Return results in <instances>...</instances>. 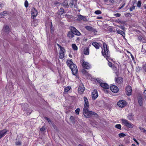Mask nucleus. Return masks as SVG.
<instances>
[{"mask_svg":"<svg viewBox=\"0 0 146 146\" xmlns=\"http://www.w3.org/2000/svg\"><path fill=\"white\" fill-rule=\"evenodd\" d=\"M80 40V38L79 37L77 38L76 39V41H79Z\"/></svg>","mask_w":146,"mask_h":146,"instance_id":"57","label":"nucleus"},{"mask_svg":"<svg viewBox=\"0 0 146 146\" xmlns=\"http://www.w3.org/2000/svg\"><path fill=\"white\" fill-rule=\"evenodd\" d=\"M133 140H134V141H135V142H136V141H136V139H135L134 138H133Z\"/></svg>","mask_w":146,"mask_h":146,"instance_id":"61","label":"nucleus"},{"mask_svg":"<svg viewBox=\"0 0 146 146\" xmlns=\"http://www.w3.org/2000/svg\"><path fill=\"white\" fill-rule=\"evenodd\" d=\"M136 142L137 145H139V143L137 141H136Z\"/></svg>","mask_w":146,"mask_h":146,"instance_id":"62","label":"nucleus"},{"mask_svg":"<svg viewBox=\"0 0 146 146\" xmlns=\"http://www.w3.org/2000/svg\"><path fill=\"white\" fill-rule=\"evenodd\" d=\"M82 72L84 74H85V75H88L89 74L88 72H87L86 71V70L84 69H83L82 70Z\"/></svg>","mask_w":146,"mask_h":146,"instance_id":"30","label":"nucleus"},{"mask_svg":"<svg viewBox=\"0 0 146 146\" xmlns=\"http://www.w3.org/2000/svg\"><path fill=\"white\" fill-rule=\"evenodd\" d=\"M52 23H51V25L50 26V32L51 33H53V28H52Z\"/></svg>","mask_w":146,"mask_h":146,"instance_id":"49","label":"nucleus"},{"mask_svg":"<svg viewBox=\"0 0 146 146\" xmlns=\"http://www.w3.org/2000/svg\"><path fill=\"white\" fill-rule=\"evenodd\" d=\"M98 93L96 90H94L92 92V97L93 100H95L98 97Z\"/></svg>","mask_w":146,"mask_h":146,"instance_id":"7","label":"nucleus"},{"mask_svg":"<svg viewBox=\"0 0 146 146\" xmlns=\"http://www.w3.org/2000/svg\"><path fill=\"white\" fill-rule=\"evenodd\" d=\"M66 63L68 66H69L72 64H73L72 61L71 60H68L66 62Z\"/></svg>","mask_w":146,"mask_h":146,"instance_id":"32","label":"nucleus"},{"mask_svg":"<svg viewBox=\"0 0 146 146\" xmlns=\"http://www.w3.org/2000/svg\"><path fill=\"white\" fill-rule=\"evenodd\" d=\"M116 31L117 33L121 35L124 38L125 37V33L123 31L118 30H117Z\"/></svg>","mask_w":146,"mask_h":146,"instance_id":"21","label":"nucleus"},{"mask_svg":"<svg viewBox=\"0 0 146 146\" xmlns=\"http://www.w3.org/2000/svg\"><path fill=\"white\" fill-rule=\"evenodd\" d=\"M79 146H83L82 145H80V144H79V145H78Z\"/></svg>","mask_w":146,"mask_h":146,"instance_id":"64","label":"nucleus"},{"mask_svg":"<svg viewBox=\"0 0 146 146\" xmlns=\"http://www.w3.org/2000/svg\"><path fill=\"white\" fill-rule=\"evenodd\" d=\"M76 0H71V1L69 3L70 6L71 7L74 4V3L76 2Z\"/></svg>","mask_w":146,"mask_h":146,"instance_id":"29","label":"nucleus"},{"mask_svg":"<svg viewBox=\"0 0 146 146\" xmlns=\"http://www.w3.org/2000/svg\"><path fill=\"white\" fill-rule=\"evenodd\" d=\"M45 129V128H44V127L43 126L42 128H40V130L42 131H44V130Z\"/></svg>","mask_w":146,"mask_h":146,"instance_id":"51","label":"nucleus"},{"mask_svg":"<svg viewBox=\"0 0 146 146\" xmlns=\"http://www.w3.org/2000/svg\"><path fill=\"white\" fill-rule=\"evenodd\" d=\"M85 90V88L83 84H80L78 88V92L80 94L83 93Z\"/></svg>","mask_w":146,"mask_h":146,"instance_id":"11","label":"nucleus"},{"mask_svg":"<svg viewBox=\"0 0 146 146\" xmlns=\"http://www.w3.org/2000/svg\"><path fill=\"white\" fill-rule=\"evenodd\" d=\"M131 58H132V59L134 58V57H133V56L131 54Z\"/></svg>","mask_w":146,"mask_h":146,"instance_id":"60","label":"nucleus"},{"mask_svg":"<svg viewBox=\"0 0 146 146\" xmlns=\"http://www.w3.org/2000/svg\"><path fill=\"white\" fill-rule=\"evenodd\" d=\"M65 49L60 50L59 52V57L60 58H63L64 57Z\"/></svg>","mask_w":146,"mask_h":146,"instance_id":"13","label":"nucleus"},{"mask_svg":"<svg viewBox=\"0 0 146 146\" xmlns=\"http://www.w3.org/2000/svg\"><path fill=\"white\" fill-rule=\"evenodd\" d=\"M126 94L128 96H130L132 92L131 88L130 86H127L126 88Z\"/></svg>","mask_w":146,"mask_h":146,"instance_id":"10","label":"nucleus"},{"mask_svg":"<svg viewBox=\"0 0 146 146\" xmlns=\"http://www.w3.org/2000/svg\"><path fill=\"white\" fill-rule=\"evenodd\" d=\"M25 5L26 8H27L28 6V3L27 1H25Z\"/></svg>","mask_w":146,"mask_h":146,"instance_id":"44","label":"nucleus"},{"mask_svg":"<svg viewBox=\"0 0 146 146\" xmlns=\"http://www.w3.org/2000/svg\"><path fill=\"white\" fill-rule=\"evenodd\" d=\"M135 6L133 5L132 7L130 8V11H132L133 9H135Z\"/></svg>","mask_w":146,"mask_h":146,"instance_id":"45","label":"nucleus"},{"mask_svg":"<svg viewBox=\"0 0 146 146\" xmlns=\"http://www.w3.org/2000/svg\"><path fill=\"white\" fill-rule=\"evenodd\" d=\"M82 66L84 68L87 69H89L90 67L89 63L86 62H83Z\"/></svg>","mask_w":146,"mask_h":146,"instance_id":"12","label":"nucleus"},{"mask_svg":"<svg viewBox=\"0 0 146 146\" xmlns=\"http://www.w3.org/2000/svg\"><path fill=\"white\" fill-rule=\"evenodd\" d=\"M131 146H136L134 144H132Z\"/></svg>","mask_w":146,"mask_h":146,"instance_id":"63","label":"nucleus"},{"mask_svg":"<svg viewBox=\"0 0 146 146\" xmlns=\"http://www.w3.org/2000/svg\"><path fill=\"white\" fill-rule=\"evenodd\" d=\"M69 67L72 70V74L75 75L78 72L76 66L74 64L70 65L69 66Z\"/></svg>","mask_w":146,"mask_h":146,"instance_id":"5","label":"nucleus"},{"mask_svg":"<svg viewBox=\"0 0 146 146\" xmlns=\"http://www.w3.org/2000/svg\"><path fill=\"white\" fill-rule=\"evenodd\" d=\"M57 46H58V47L60 48V50H62V49H63V50H64V47H62L59 44H57Z\"/></svg>","mask_w":146,"mask_h":146,"instance_id":"47","label":"nucleus"},{"mask_svg":"<svg viewBox=\"0 0 146 146\" xmlns=\"http://www.w3.org/2000/svg\"><path fill=\"white\" fill-rule=\"evenodd\" d=\"M139 128L141 130H143V132L145 133L146 132L144 128L140 127Z\"/></svg>","mask_w":146,"mask_h":146,"instance_id":"46","label":"nucleus"},{"mask_svg":"<svg viewBox=\"0 0 146 146\" xmlns=\"http://www.w3.org/2000/svg\"><path fill=\"white\" fill-rule=\"evenodd\" d=\"M92 45L95 47L97 49L99 48V45L97 42H94L92 43Z\"/></svg>","mask_w":146,"mask_h":146,"instance_id":"22","label":"nucleus"},{"mask_svg":"<svg viewBox=\"0 0 146 146\" xmlns=\"http://www.w3.org/2000/svg\"><path fill=\"white\" fill-rule=\"evenodd\" d=\"M89 107H84L83 109V113L84 116L87 118H89L93 116L97 115V114L92 111H89Z\"/></svg>","mask_w":146,"mask_h":146,"instance_id":"2","label":"nucleus"},{"mask_svg":"<svg viewBox=\"0 0 146 146\" xmlns=\"http://www.w3.org/2000/svg\"><path fill=\"white\" fill-rule=\"evenodd\" d=\"M138 102L139 104L141 106L142 105V98L141 96H140L138 98Z\"/></svg>","mask_w":146,"mask_h":146,"instance_id":"23","label":"nucleus"},{"mask_svg":"<svg viewBox=\"0 0 146 146\" xmlns=\"http://www.w3.org/2000/svg\"><path fill=\"white\" fill-rule=\"evenodd\" d=\"M102 19V17H98L97 18V19Z\"/></svg>","mask_w":146,"mask_h":146,"instance_id":"53","label":"nucleus"},{"mask_svg":"<svg viewBox=\"0 0 146 146\" xmlns=\"http://www.w3.org/2000/svg\"><path fill=\"white\" fill-rule=\"evenodd\" d=\"M100 86L102 87L105 89H109L110 87L109 86L108 84L105 83H101Z\"/></svg>","mask_w":146,"mask_h":146,"instance_id":"17","label":"nucleus"},{"mask_svg":"<svg viewBox=\"0 0 146 146\" xmlns=\"http://www.w3.org/2000/svg\"><path fill=\"white\" fill-rule=\"evenodd\" d=\"M68 1L67 0H65L62 3L63 5L66 7H68L69 6Z\"/></svg>","mask_w":146,"mask_h":146,"instance_id":"24","label":"nucleus"},{"mask_svg":"<svg viewBox=\"0 0 146 146\" xmlns=\"http://www.w3.org/2000/svg\"><path fill=\"white\" fill-rule=\"evenodd\" d=\"M3 29L5 32H8L9 30V27L8 26H6L4 27Z\"/></svg>","mask_w":146,"mask_h":146,"instance_id":"27","label":"nucleus"},{"mask_svg":"<svg viewBox=\"0 0 146 146\" xmlns=\"http://www.w3.org/2000/svg\"><path fill=\"white\" fill-rule=\"evenodd\" d=\"M121 121L122 123L126 127L131 128H132L133 127V125L131 123H129L127 120L122 119Z\"/></svg>","mask_w":146,"mask_h":146,"instance_id":"4","label":"nucleus"},{"mask_svg":"<svg viewBox=\"0 0 146 146\" xmlns=\"http://www.w3.org/2000/svg\"><path fill=\"white\" fill-rule=\"evenodd\" d=\"M2 3H0V10L1 9V8L2 7Z\"/></svg>","mask_w":146,"mask_h":146,"instance_id":"56","label":"nucleus"},{"mask_svg":"<svg viewBox=\"0 0 146 146\" xmlns=\"http://www.w3.org/2000/svg\"><path fill=\"white\" fill-rule=\"evenodd\" d=\"M115 16L117 17H119L121 16V14L119 13H116L114 14Z\"/></svg>","mask_w":146,"mask_h":146,"instance_id":"48","label":"nucleus"},{"mask_svg":"<svg viewBox=\"0 0 146 146\" xmlns=\"http://www.w3.org/2000/svg\"><path fill=\"white\" fill-rule=\"evenodd\" d=\"M123 78L121 77H118L115 78V82L118 84L122 83L123 82Z\"/></svg>","mask_w":146,"mask_h":146,"instance_id":"14","label":"nucleus"},{"mask_svg":"<svg viewBox=\"0 0 146 146\" xmlns=\"http://www.w3.org/2000/svg\"><path fill=\"white\" fill-rule=\"evenodd\" d=\"M85 28L87 30L90 31H93L94 33L95 32V31H96L95 29L90 26H87Z\"/></svg>","mask_w":146,"mask_h":146,"instance_id":"19","label":"nucleus"},{"mask_svg":"<svg viewBox=\"0 0 146 146\" xmlns=\"http://www.w3.org/2000/svg\"><path fill=\"white\" fill-rule=\"evenodd\" d=\"M28 105L27 104H25L23 105H22V109L23 110H26L27 111H28L27 109L28 107Z\"/></svg>","mask_w":146,"mask_h":146,"instance_id":"20","label":"nucleus"},{"mask_svg":"<svg viewBox=\"0 0 146 146\" xmlns=\"http://www.w3.org/2000/svg\"><path fill=\"white\" fill-rule=\"evenodd\" d=\"M78 17L80 19L83 21H88L86 16H83L81 15H78Z\"/></svg>","mask_w":146,"mask_h":146,"instance_id":"18","label":"nucleus"},{"mask_svg":"<svg viewBox=\"0 0 146 146\" xmlns=\"http://www.w3.org/2000/svg\"><path fill=\"white\" fill-rule=\"evenodd\" d=\"M141 1H139L137 4V6L138 7H140L141 6Z\"/></svg>","mask_w":146,"mask_h":146,"instance_id":"39","label":"nucleus"},{"mask_svg":"<svg viewBox=\"0 0 146 146\" xmlns=\"http://www.w3.org/2000/svg\"><path fill=\"white\" fill-rule=\"evenodd\" d=\"M95 13L97 15L100 14L102 13V12L100 10H97L95 11Z\"/></svg>","mask_w":146,"mask_h":146,"instance_id":"38","label":"nucleus"},{"mask_svg":"<svg viewBox=\"0 0 146 146\" xmlns=\"http://www.w3.org/2000/svg\"><path fill=\"white\" fill-rule=\"evenodd\" d=\"M84 99L85 102L84 107H89V102L87 98L86 97L84 96Z\"/></svg>","mask_w":146,"mask_h":146,"instance_id":"16","label":"nucleus"},{"mask_svg":"<svg viewBox=\"0 0 146 146\" xmlns=\"http://www.w3.org/2000/svg\"><path fill=\"white\" fill-rule=\"evenodd\" d=\"M103 45L104 53L103 52V50H102V54L105 57L108 58L110 57V55L109 53V50L107 48V44L106 43H104Z\"/></svg>","mask_w":146,"mask_h":146,"instance_id":"3","label":"nucleus"},{"mask_svg":"<svg viewBox=\"0 0 146 146\" xmlns=\"http://www.w3.org/2000/svg\"><path fill=\"white\" fill-rule=\"evenodd\" d=\"M121 28L123 30H124V27H121Z\"/></svg>","mask_w":146,"mask_h":146,"instance_id":"59","label":"nucleus"},{"mask_svg":"<svg viewBox=\"0 0 146 146\" xmlns=\"http://www.w3.org/2000/svg\"><path fill=\"white\" fill-rule=\"evenodd\" d=\"M64 11L63 9L61 8L59 10L58 14L60 15H62Z\"/></svg>","mask_w":146,"mask_h":146,"instance_id":"34","label":"nucleus"},{"mask_svg":"<svg viewBox=\"0 0 146 146\" xmlns=\"http://www.w3.org/2000/svg\"><path fill=\"white\" fill-rule=\"evenodd\" d=\"M128 118L130 120H132L133 119V115L131 114H129L128 116Z\"/></svg>","mask_w":146,"mask_h":146,"instance_id":"28","label":"nucleus"},{"mask_svg":"<svg viewBox=\"0 0 146 146\" xmlns=\"http://www.w3.org/2000/svg\"><path fill=\"white\" fill-rule=\"evenodd\" d=\"M7 11H4L2 13L0 14V18L6 15L7 14Z\"/></svg>","mask_w":146,"mask_h":146,"instance_id":"26","label":"nucleus"},{"mask_svg":"<svg viewBox=\"0 0 146 146\" xmlns=\"http://www.w3.org/2000/svg\"><path fill=\"white\" fill-rule=\"evenodd\" d=\"M44 118L45 119H46L48 121V122L49 123H50L51 122V121L49 119V118H48L46 117H44Z\"/></svg>","mask_w":146,"mask_h":146,"instance_id":"43","label":"nucleus"},{"mask_svg":"<svg viewBox=\"0 0 146 146\" xmlns=\"http://www.w3.org/2000/svg\"><path fill=\"white\" fill-rule=\"evenodd\" d=\"M112 63L110 62H109L108 63V65H109V66L110 67H111L112 66Z\"/></svg>","mask_w":146,"mask_h":146,"instance_id":"52","label":"nucleus"},{"mask_svg":"<svg viewBox=\"0 0 146 146\" xmlns=\"http://www.w3.org/2000/svg\"><path fill=\"white\" fill-rule=\"evenodd\" d=\"M72 48L74 50H77L78 49V47L75 44H72Z\"/></svg>","mask_w":146,"mask_h":146,"instance_id":"31","label":"nucleus"},{"mask_svg":"<svg viewBox=\"0 0 146 146\" xmlns=\"http://www.w3.org/2000/svg\"><path fill=\"white\" fill-rule=\"evenodd\" d=\"M125 3H123L121 5V7L118 8L119 9H120L122 8L125 5Z\"/></svg>","mask_w":146,"mask_h":146,"instance_id":"37","label":"nucleus"},{"mask_svg":"<svg viewBox=\"0 0 146 146\" xmlns=\"http://www.w3.org/2000/svg\"><path fill=\"white\" fill-rule=\"evenodd\" d=\"M31 112H32V111H31L30 112H27V115H30L31 113Z\"/></svg>","mask_w":146,"mask_h":146,"instance_id":"54","label":"nucleus"},{"mask_svg":"<svg viewBox=\"0 0 146 146\" xmlns=\"http://www.w3.org/2000/svg\"><path fill=\"white\" fill-rule=\"evenodd\" d=\"M38 14V12L36 9L33 7L31 10V14L32 15V18L34 19L36 17Z\"/></svg>","mask_w":146,"mask_h":146,"instance_id":"8","label":"nucleus"},{"mask_svg":"<svg viewBox=\"0 0 146 146\" xmlns=\"http://www.w3.org/2000/svg\"><path fill=\"white\" fill-rule=\"evenodd\" d=\"M115 127L119 129H121V126L120 124H117L115 126Z\"/></svg>","mask_w":146,"mask_h":146,"instance_id":"36","label":"nucleus"},{"mask_svg":"<svg viewBox=\"0 0 146 146\" xmlns=\"http://www.w3.org/2000/svg\"><path fill=\"white\" fill-rule=\"evenodd\" d=\"M71 87L69 86L67 87L64 90L65 92H68L70 89Z\"/></svg>","mask_w":146,"mask_h":146,"instance_id":"40","label":"nucleus"},{"mask_svg":"<svg viewBox=\"0 0 146 146\" xmlns=\"http://www.w3.org/2000/svg\"><path fill=\"white\" fill-rule=\"evenodd\" d=\"M97 81L98 82H99L100 84L101 83V81L99 80L98 79H97Z\"/></svg>","mask_w":146,"mask_h":146,"instance_id":"55","label":"nucleus"},{"mask_svg":"<svg viewBox=\"0 0 146 146\" xmlns=\"http://www.w3.org/2000/svg\"><path fill=\"white\" fill-rule=\"evenodd\" d=\"M80 111V108H78L75 111V112L77 114H79Z\"/></svg>","mask_w":146,"mask_h":146,"instance_id":"41","label":"nucleus"},{"mask_svg":"<svg viewBox=\"0 0 146 146\" xmlns=\"http://www.w3.org/2000/svg\"><path fill=\"white\" fill-rule=\"evenodd\" d=\"M119 136L120 138L126 136L125 134L123 133H120L119 134Z\"/></svg>","mask_w":146,"mask_h":146,"instance_id":"35","label":"nucleus"},{"mask_svg":"<svg viewBox=\"0 0 146 146\" xmlns=\"http://www.w3.org/2000/svg\"><path fill=\"white\" fill-rule=\"evenodd\" d=\"M70 119L72 123H74L75 122V119L73 116H71L70 118Z\"/></svg>","mask_w":146,"mask_h":146,"instance_id":"33","label":"nucleus"},{"mask_svg":"<svg viewBox=\"0 0 146 146\" xmlns=\"http://www.w3.org/2000/svg\"><path fill=\"white\" fill-rule=\"evenodd\" d=\"M71 31L68 32L67 36L69 38L71 39L74 36V34L77 36H80V33L74 27H71L70 28Z\"/></svg>","mask_w":146,"mask_h":146,"instance_id":"1","label":"nucleus"},{"mask_svg":"<svg viewBox=\"0 0 146 146\" xmlns=\"http://www.w3.org/2000/svg\"><path fill=\"white\" fill-rule=\"evenodd\" d=\"M127 104V102L124 100H119L117 103L118 106L120 107L123 108Z\"/></svg>","mask_w":146,"mask_h":146,"instance_id":"6","label":"nucleus"},{"mask_svg":"<svg viewBox=\"0 0 146 146\" xmlns=\"http://www.w3.org/2000/svg\"><path fill=\"white\" fill-rule=\"evenodd\" d=\"M7 132V130L5 129H3L0 131V139L5 136Z\"/></svg>","mask_w":146,"mask_h":146,"instance_id":"15","label":"nucleus"},{"mask_svg":"<svg viewBox=\"0 0 146 146\" xmlns=\"http://www.w3.org/2000/svg\"><path fill=\"white\" fill-rule=\"evenodd\" d=\"M143 95L145 99L146 98V90H145L143 92Z\"/></svg>","mask_w":146,"mask_h":146,"instance_id":"50","label":"nucleus"},{"mask_svg":"<svg viewBox=\"0 0 146 146\" xmlns=\"http://www.w3.org/2000/svg\"><path fill=\"white\" fill-rule=\"evenodd\" d=\"M110 89L113 92L115 93H117L118 91V88L117 86L115 85H113L110 86Z\"/></svg>","mask_w":146,"mask_h":146,"instance_id":"9","label":"nucleus"},{"mask_svg":"<svg viewBox=\"0 0 146 146\" xmlns=\"http://www.w3.org/2000/svg\"><path fill=\"white\" fill-rule=\"evenodd\" d=\"M15 143L16 145H21V143L19 141H16Z\"/></svg>","mask_w":146,"mask_h":146,"instance_id":"42","label":"nucleus"},{"mask_svg":"<svg viewBox=\"0 0 146 146\" xmlns=\"http://www.w3.org/2000/svg\"><path fill=\"white\" fill-rule=\"evenodd\" d=\"M130 15V13H127V16H129V15Z\"/></svg>","mask_w":146,"mask_h":146,"instance_id":"58","label":"nucleus"},{"mask_svg":"<svg viewBox=\"0 0 146 146\" xmlns=\"http://www.w3.org/2000/svg\"><path fill=\"white\" fill-rule=\"evenodd\" d=\"M84 53L86 55L89 54V49L88 48H86L84 49Z\"/></svg>","mask_w":146,"mask_h":146,"instance_id":"25","label":"nucleus"}]
</instances>
